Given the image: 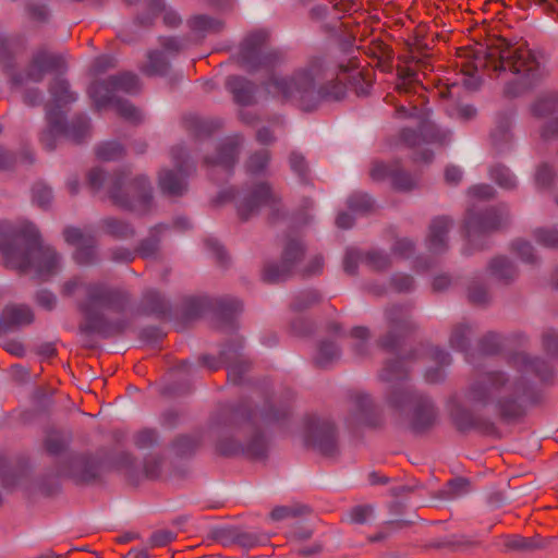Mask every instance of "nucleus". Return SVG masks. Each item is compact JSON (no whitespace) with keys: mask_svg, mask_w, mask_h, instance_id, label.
Segmentation results:
<instances>
[{"mask_svg":"<svg viewBox=\"0 0 558 558\" xmlns=\"http://www.w3.org/2000/svg\"><path fill=\"white\" fill-rule=\"evenodd\" d=\"M50 100L46 105V111L51 106L57 112L61 108L76 100V96L70 90L69 83L60 77L54 78L49 86Z\"/></svg>","mask_w":558,"mask_h":558,"instance_id":"nucleus-27","label":"nucleus"},{"mask_svg":"<svg viewBox=\"0 0 558 558\" xmlns=\"http://www.w3.org/2000/svg\"><path fill=\"white\" fill-rule=\"evenodd\" d=\"M69 444V437L58 430L50 432L45 440V448L50 454H59Z\"/></svg>","mask_w":558,"mask_h":558,"instance_id":"nucleus-50","label":"nucleus"},{"mask_svg":"<svg viewBox=\"0 0 558 558\" xmlns=\"http://www.w3.org/2000/svg\"><path fill=\"white\" fill-rule=\"evenodd\" d=\"M287 414V409L275 412L272 408H270L263 413H257L244 408L236 409L230 414L223 423V426L239 432L243 430L244 433L251 434L252 438L246 445H243L239 440L226 435L220 426L221 423L217 422L215 428L219 438L216 442V450L222 456L246 453L254 459L265 457L267 444L264 436L259 434V423L269 424L286 417Z\"/></svg>","mask_w":558,"mask_h":558,"instance_id":"nucleus-6","label":"nucleus"},{"mask_svg":"<svg viewBox=\"0 0 558 558\" xmlns=\"http://www.w3.org/2000/svg\"><path fill=\"white\" fill-rule=\"evenodd\" d=\"M161 229H165V227H155L150 234L138 243L135 253H137L142 258L155 257L159 250L160 240L158 238V233Z\"/></svg>","mask_w":558,"mask_h":558,"instance_id":"nucleus-39","label":"nucleus"},{"mask_svg":"<svg viewBox=\"0 0 558 558\" xmlns=\"http://www.w3.org/2000/svg\"><path fill=\"white\" fill-rule=\"evenodd\" d=\"M351 399L352 405L347 418L348 425L352 428L374 426L376 424V411L369 396L363 392H355Z\"/></svg>","mask_w":558,"mask_h":558,"instance_id":"nucleus-22","label":"nucleus"},{"mask_svg":"<svg viewBox=\"0 0 558 558\" xmlns=\"http://www.w3.org/2000/svg\"><path fill=\"white\" fill-rule=\"evenodd\" d=\"M365 263L374 270H384L390 266V258L385 253L371 251L365 255Z\"/></svg>","mask_w":558,"mask_h":558,"instance_id":"nucleus-55","label":"nucleus"},{"mask_svg":"<svg viewBox=\"0 0 558 558\" xmlns=\"http://www.w3.org/2000/svg\"><path fill=\"white\" fill-rule=\"evenodd\" d=\"M96 156L102 161H114L124 156V148L116 142H106L97 146Z\"/></svg>","mask_w":558,"mask_h":558,"instance_id":"nucleus-46","label":"nucleus"},{"mask_svg":"<svg viewBox=\"0 0 558 558\" xmlns=\"http://www.w3.org/2000/svg\"><path fill=\"white\" fill-rule=\"evenodd\" d=\"M242 142V137L239 135L226 138L218 148L216 158L206 157L204 162L207 166H219L229 171L238 160L239 147Z\"/></svg>","mask_w":558,"mask_h":558,"instance_id":"nucleus-24","label":"nucleus"},{"mask_svg":"<svg viewBox=\"0 0 558 558\" xmlns=\"http://www.w3.org/2000/svg\"><path fill=\"white\" fill-rule=\"evenodd\" d=\"M536 240L547 247L558 246V230L556 229H537L535 231Z\"/></svg>","mask_w":558,"mask_h":558,"instance_id":"nucleus-62","label":"nucleus"},{"mask_svg":"<svg viewBox=\"0 0 558 558\" xmlns=\"http://www.w3.org/2000/svg\"><path fill=\"white\" fill-rule=\"evenodd\" d=\"M465 57L471 61H463L460 66L468 76H473L478 70L496 76L508 72L518 75L517 82L505 86V94L510 97L531 89L547 75L538 53L526 46L511 45L502 38L487 46L477 44L466 51Z\"/></svg>","mask_w":558,"mask_h":558,"instance_id":"nucleus-2","label":"nucleus"},{"mask_svg":"<svg viewBox=\"0 0 558 558\" xmlns=\"http://www.w3.org/2000/svg\"><path fill=\"white\" fill-rule=\"evenodd\" d=\"M470 332V328L464 324L456 325L449 338V343L451 348L459 351H466L469 347V338L468 333Z\"/></svg>","mask_w":558,"mask_h":558,"instance_id":"nucleus-49","label":"nucleus"},{"mask_svg":"<svg viewBox=\"0 0 558 558\" xmlns=\"http://www.w3.org/2000/svg\"><path fill=\"white\" fill-rule=\"evenodd\" d=\"M348 207L357 214H368L375 209V202L365 193H353L348 198Z\"/></svg>","mask_w":558,"mask_h":558,"instance_id":"nucleus-45","label":"nucleus"},{"mask_svg":"<svg viewBox=\"0 0 558 558\" xmlns=\"http://www.w3.org/2000/svg\"><path fill=\"white\" fill-rule=\"evenodd\" d=\"M369 177L373 181L377 182L390 180L392 186L400 191H410L416 185L415 179L403 171L399 161H373L369 169Z\"/></svg>","mask_w":558,"mask_h":558,"instance_id":"nucleus-19","label":"nucleus"},{"mask_svg":"<svg viewBox=\"0 0 558 558\" xmlns=\"http://www.w3.org/2000/svg\"><path fill=\"white\" fill-rule=\"evenodd\" d=\"M490 178L500 187L505 190H513L517 186V181L512 172L505 166L497 165L490 168Z\"/></svg>","mask_w":558,"mask_h":558,"instance_id":"nucleus-44","label":"nucleus"},{"mask_svg":"<svg viewBox=\"0 0 558 558\" xmlns=\"http://www.w3.org/2000/svg\"><path fill=\"white\" fill-rule=\"evenodd\" d=\"M351 337L355 340L353 343V351L357 357H365L368 355L367 341L371 337L368 328L363 326L354 327L351 330Z\"/></svg>","mask_w":558,"mask_h":558,"instance_id":"nucleus-43","label":"nucleus"},{"mask_svg":"<svg viewBox=\"0 0 558 558\" xmlns=\"http://www.w3.org/2000/svg\"><path fill=\"white\" fill-rule=\"evenodd\" d=\"M401 141L410 147L420 145L421 141L444 143L447 140V133L437 130L432 124H424L421 133H416L411 129H403L400 133Z\"/></svg>","mask_w":558,"mask_h":558,"instance_id":"nucleus-26","label":"nucleus"},{"mask_svg":"<svg viewBox=\"0 0 558 558\" xmlns=\"http://www.w3.org/2000/svg\"><path fill=\"white\" fill-rule=\"evenodd\" d=\"M511 246L513 252H515L523 262L534 263L536 260L533 254V247L529 242L515 240Z\"/></svg>","mask_w":558,"mask_h":558,"instance_id":"nucleus-64","label":"nucleus"},{"mask_svg":"<svg viewBox=\"0 0 558 558\" xmlns=\"http://www.w3.org/2000/svg\"><path fill=\"white\" fill-rule=\"evenodd\" d=\"M65 241L75 245V260L82 265H89L96 260V238L92 232L78 228L68 227L63 231Z\"/></svg>","mask_w":558,"mask_h":558,"instance_id":"nucleus-20","label":"nucleus"},{"mask_svg":"<svg viewBox=\"0 0 558 558\" xmlns=\"http://www.w3.org/2000/svg\"><path fill=\"white\" fill-rule=\"evenodd\" d=\"M202 438L198 434L182 435L172 442V450L178 457H187L193 454L201 446Z\"/></svg>","mask_w":558,"mask_h":558,"instance_id":"nucleus-36","label":"nucleus"},{"mask_svg":"<svg viewBox=\"0 0 558 558\" xmlns=\"http://www.w3.org/2000/svg\"><path fill=\"white\" fill-rule=\"evenodd\" d=\"M104 463L99 456L76 453L66 458L58 468V475L76 484H90L99 480Z\"/></svg>","mask_w":558,"mask_h":558,"instance_id":"nucleus-13","label":"nucleus"},{"mask_svg":"<svg viewBox=\"0 0 558 558\" xmlns=\"http://www.w3.org/2000/svg\"><path fill=\"white\" fill-rule=\"evenodd\" d=\"M241 310L242 304L235 299H225L219 302V314L226 320H231Z\"/></svg>","mask_w":558,"mask_h":558,"instance_id":"nucleus-59","label":"nucleus"},{"mask_svg":"<svg viewBox=\"0 0 558 558\" xmlns=\"http://www.w3.org/2000/svg\"><path fill=\"white\" fill-rule=\"evenodd\" d=\"M270 159V154L267 149L259 150L253 154L247 162L246 168L251 173H258L266 168Z\"/></svg>","mask_w":558,"mask_h":558,"instance_id":"nucleus-54","label":"nucleus"},{"mask_svg":"<svg viewBox=\"0 0 558 558\" xmlns=\"http://www.w3.org/2000/svg\"><path fill=\"white\" fill-rule=\"evenodd\" d=\"M310 513V508L305 505L281 506L276 507L270 512V518L274 521H281L288 518L301 517Z\"/></svg>","mask_w":558,"mask_h":558,"instance_id":"nucleus-48","label":"nucleus"},{"mask_svg":"<svg viewBox=\"0 0 558 558\" xmlns=\"http://www.w3.org/2000/svg\"><path fill=\"white\" fill-rule=\"evenodd\" d=\"M306 247L300 239H288L281 251L279 263H267L262 278L267 283H278L294 276H300Z\"/></svg>","mask_w":558,"mask_h":558,"instance_id":"nucleus-10","label":"nucleus"},{"mask_svg":"<svg viewBox=\"0 0 558 558\" xmlns=\"http://www.w3.org/2000/svg\"><path fill=\"white\" fill-rule=\"evenodd\" d=\"M141 90V83L134 73L123 72L111 75L107 80L96 81L88 88V95L97 109L114 100L117 93L136 94Z\"/></svg>","mask_w":558,"mask_h":558,"instance_id":"nucleus-12","label":"nucleus"},{"mask_svg":"<svg viewBox=\"0 0 558 558\" xmlns=\"http://www.w3.org/2000/svg\"><path fill=\"white\" fill-rule=\"evenodd\" d=\"M184 125L196 137L208 136L218 128V124L199 119L196 116L185 117Z\"/></svg>","mask_w":558,"mask_h":558,"instance_id":"nucleus-40","label":"nucleus"},{"mask_svg":"<svg viewBox=\"0 0 558 558\" xmlns=\"http://www.w3.org/2000/svg\"><path fill=\"white\" fill-rule=\"evenodd\" d=\"M306 445L323 456L333 457L338 450L333 425L323 422L312 427L306 436Z\"/></svg>","mask_w":558,"mask_h":558,"instance_id":"nucleus-23","label":"nucleus"},{"mask_svg":"<svg viewBox=\"0 0 558 558\" xmlns=\"http://www.w3.org/2000/svg\"><path fill=\"white\" fill-rule=\"evenodd\" d=\"M142 310L147 314L163 315L168 312V304L157 291L147 290L143 294Z\"/></svg>","mask_w":558,"mask_h":558,"instance_id":"nucleus-35","label":"nucleus"},{"mask_svg":"<svg viewBox=\"0 0 558 558\" xmlns=\"http://www.w3.org/2000/svg\"><path fill=\"white\" fill-rule=\"evenodd\" d=\"M104 233L117 240H128L135 235L134 227L125 220L107 217L100 221Z\"/></svg>","mask_w":558,"mask_h":558,"instance_id":"nucleus-30","label":"nucleus"},{"mask_svg":"<svg viewBox=\"0 0 558 558\" xmlns=\"http://www.w3.org/2000/svg\"><path fill=\"white\" fill-rule=\"evenodd\" d=\"M184 154L185 150L182 146L172 147L171 158L177 169L175 171L162 170L159 173V187L168 196H182L187 190L185 178L189 174L190 167L183 159Z\"/></svg>","mask_w":558,"mask_h":558,"instance_id":"nucleus-17","label":"nucleus"},{"mask_svg":"<svg viewBox=\"0 0 558 558\" xmlns=\"http://www.w3.org/2000/svg\"><path fill=\"white\" fill-rule=\"evenodd\" d=\"M320 301V294L316 290L300 292L292 302V307L296 311H303Z\"/></svg>","mask_w":558,"mask_h":558,"instance_id":"nucleus-53","label":"nucleus"},{"mask_svg":"<svg viewBox=\"0 0 558 558\" xmlns=\"http://www.w3.org/2000/svg\"><path fill=\"white\" fill-rule=\"evenodd\" d=\"M324 68L319 60L312 61L306 68L290 76L272 73L263 83L265 90L272 97L283 100H296L304 111L314 110L322 100L338 101L345 96L347 87L339 78H332L318 89L316 82L323 76Z\"/></svg>","mask_w":558,"mask_h":558,"instance_id":"nucleus-4","label":"nucleus"},{"mask_svg":"<svg viewBox=\"0 0 558 558\" xmlns=\"http://www.w3.org/2000/svg\"><path fill=\"white\" fill-rule=\"evenodd\" d=\"M340 356V349L333 341H322L319 343L315 363L319 367H327Z\"/></svg>","mask_w":558,"mask_h":558,"instance_id":"nucleus-38","label":"nucleus"},{"mask_svg":"<svg viewBox=\"0 0 558 558\" xmlns=\"http://www.w3.org/2000/svg\"><path fill=\"white\" fill-rule=\"evenodd\" d=\"M157 442V434L154 429H142L134 435V444L140 449H146Z\"/></svg>","mask_w":558,"mask_h":558,"instance_id":"nucleus-60","label":"nucleus"},{"mask_svg":"<svg viewBox=\"0 0 558 558\" xmlns=\"http://www.w3.org/2000/svg\"><path fill=\"white\" fill-rule=\"evenodd\" d=\"M226 84L236 104L248 106L253 102L256 92V85L253 82L241 76H230Z\"/></svg>","mask_w":558,"mask_h":558,"instance_id":"nucleus-28","label":"nucleus"},{"mask_svg":"<svg viewBox=\"0 0 558 558\" xmlns=\"http://www.w3.org/2000/svg\"><path fill=\"white\" fill-rule=\"evenodd\" d=\"M278 60V52L269 48L266 31H255L248 34L238 52L239 63L248 72L268 69Z\"/></svg>","mask_w":558,"mask_h":558,"instance_id":"nucleus-11","label":"nucleus"},{"mask_svg":"<svg viewBox=\"0 0 558 558\" xmlns=\"http://www.w3.org/2000/svg\"><path fill=\"white\" fill-rule=\"evenodd\" d=\"M509 219V213L506 207L487 208L485 210L476 211L470 209L465 218V231L469 241L481 234L498 230Z\"/></svg>","mask_w":558,"mask_h":558,"instance_id":"nucleus-15","label":"nucleus"},{"mask_svg":"<svg viewBox=\"0 0 558 558\" xmlns=\"http://www.w3.org/2000/svg\"><path fill=\"white\" fill-rule=\"evenodd\" d=\"M76 292L83 294L77 307L84 319L80 325L83 333H98L105 338L123 333L130 325L126 318L109 319L106 311L123 313L131 303L130 293L122 288H112L99 282H85L78 278L66 281L62 287L64 296Z\"/></svg>","mask_w":558,"mask_h":558,"instance_id":"nucleus-3","label":"nucleus"},{"mask_svg":"<svg viewBox=\"0 0 558 558\" xmlns=\"http://www.w3.org/2000/svg\"><path fill=\"white\" fill-rule=\"evenodd\" d=\"M387 331L380 336L377 344L385 350H393L407 333L416 328L411 312L407 306L393 305L385 311Z\"/></svg>","mask_w":558,"mask_h":558,"instance_id":"nucleus-14","label":"nucleus"},{"mask_svg":"<svg viewBox=\"0 0 558 558\" xmlns=\"http://www.w3.org/2000/svg\"><path fill=\"white\" fill-rule=\"evenodd\" d=\"M241 348L242 342H239L235 347L229 345L220 352L219 360L210 355H203L199 357V362L209 371L219 369L221 363L227 364L228 379L233 384H240L243 374L251 367L250 362L246 361L240 352Z\"/></svg>","mask_w":558,"mask_h":558,"instance_id":"nucleus-18","label":"nucleus"},{"mask_svg":"<svg viewBox=\"0 0 558 558\" xmlns=\"http://www.w3.org/2000/svg\"><path fill=\"white\" fill-rule=\"evenodd\" d=\"M513 362L522 373L520 376H509L501 371L482 373L469 388V400L482 407L495 405L504 418L522 416L525 404L533 401L531 386L525 376L534 373L542 380H547L551 371L546 362L531 359L525 353H518Z\"/></svg>","mask_w":558,"mask_h":558,"instance_id":"nucleus-1","label":"nucleus"},{"mask_svg":"<svg viewBox=\"0 0 558 558\" xmlns=\"http://www.w3.org/2000/svg\"><path fill=\"white\" fill-rule=\"evenodd\" d=\"M46 119L48 126L40 135V143L49 151L56 148L57 140L61 135L77 144L89 136V119L84 116H77L72 119L70 124H66L64 113L57 112L49 106Z\"/></svg>","mask_w":558,"mask_h":558,"instance_id":"nucleus-9","label":"nucleus"},{"mask_svg":"<svg viewBox=\"0 0 558 558\" xmlns=\"http://www.w3.org/2000/svg\"><path fill=\"white\" fill-rule=\"evenodd\" d=\"M418 84L417 72L411 68L398 69V82L396 89L400 94H409L415 90Z\"/></svg>","mask_w":558,"mask_h":558,"instance_id":"nucleus-41","label":"nucleus"},{"mask_svg":"<svg viewBox=\"0 0 558 558\" xmlns=\"http://www.w3.org/2000/svg\"><path fill=\"white\" fill-rule=\"evenodd\" d=\"M558 110V92L551 90L541 94L532 104L531 112L534 117L544 118Z\"/></svg>","mask_w":558,"mask_h":558,"instance_id":"nucleus-32","label":"nucleus"},{"mask_svg":"<svg viewBox=\"0 0 558 558\" xmlns=\"http://www.w3.org/2000/svg\"><path fill=\"white\" fill-rule=\"evenodd\" d=\"M488 270L492 276L505 282L513 280L517 276L515 267L504 256L493 258L488 265Z\"/></svg>","mask_w":558,"mask_h":558,"instance_id":"nucleus-34","label":"nucleus"},{"mask_svg":"<svg viewBox=\"0 0 558 558\" xmlns=\"http://www.w3.org/2000/svg\"><path fill=\"white\" fill-rule=\"evenodd\" d=\"M64 65L65 61L61 54L38 49L31 60L26 76L31 81L40 82L46 73L60 71Z\"/></svg>","mask_w":558,"mask_h":558,"instance_id":"nucleus-21","label":"nucleus"},{"mask_svg":"<svg viewBox=\"0 0 558 558\" xmlns=\"http://www.w3.org/2000/svg\"><path fill=\"white\" fill-rule=\"evenodd\" d=\"M468 299L474 305H483L488 302L489 296L482 284L472 282L468 290Z\"/></svg>","mask_w":558,"mask_h":558,"instance_id":"nucleus-58","label":"nucleus"},{"mask_svg":"<svg viewBox=\"0 0 558 558\" xmlns=\"http://www.w3.org/2000/svg\"><path fill=\"white\" fill-rule=\"evenodd\" d=\"M187 25L192 32L201 35L217 34L225 28L223 21L208 16L206 14L194 15L187 20Z\"/></svg>","mask_w":558,"mask_h":558,"instance_id":"nucleus-31","label":"nucleus"},{"mask_svg":"<svg viewBox=\"0 0 558 558\" xmlns=\"http://www.w3.org/2000/svg\"><path fill=\"white\" fill-rule=\"evenodd\" d=\"M110 104L114 105L118 114L123 119L133 123H137L142 120L141 111L130 101L114 98Z\"/></svg>","mask_w":558,"mask_h":558,"instance_id":"nucleus-52","label":"nucleus"},{"mask_svg":"<svg viewBox=\"0 0 558 558\" xmlns=\"http://www.w3.org/2000/svg\"><path fill=\"white\" fill-rule=\"evenodd\" d=\"M32 322L33 313L29 307L24 305L7 306L0 319V333L4 332L9 326L26 325Z\"/></svg>","mask_w":558,"mask_h":558,"instance_id":"nucleus-29","label":"nucleus"},{"mask_svg":"<svg viewBox=\"0 0 558 558\" xmlns=\"http://www.w3.org/2000/svg\"><path fill=\"white\" fill-rule=\"evenodd\" d=\"M505 546L508 549H514V550H532V549L538 547L532 539H529V538H525L522 536H518V535L508 537L505 543Z\"/></svg>","mask_w":558,"mask_h":558,"instance_id":"nucleus-63","label":"nucleus"},{"mask_svg":"<svg viewBox=\"0 0 558 558\" xmlns=\"http://www.w3.org/2000/svg\"><path fill=\"white\" fill-rule=\"evenodd\" d=\"M33 203L43 209H47L52 202V191L44 182H37L32 189Z\"/></svg>","mask_w":558,"mask_h":558,"instance_id":"nucleus-51","label":"nucleus"},{"mask_svg":"<svg viewBox=\"0 0 558 558\" xmlns=\"http://www.w3.org/2000/svg\"><path fill=\"white\" fill-rule=\"evenodd\" d=\"M510 126V120L508 118H501L490 133L492 145L497 153H504L509 149L512 140Z\"/></svg>","mask_w":558,"mask_h":558,"instance_id":"nucleus-33","label":"nucleus"},{"mask_svg":"<svg viewBox=\"0 0 558 558\" xmlns=\"http://www.w3.org/2000/svg\"><path fill=\"white\" fill-rule=\"evenodd\" d=\"M452 220L446 216L436 217L429 225L427 245L430 252L441 253L447 250V233Z\"/></svg>","mask_w":558,"mask_h":558,"instance_id":"nucleus-25","label":"nucleus"},{"mask_svg":"<svg viewBox=\"0 0 558 558\" xmlns=\"http://www.w3.org/2000/svg\"><path fill=\"white\" fill-rule=\"evenodd\" d=\"M387 402L399 411L410 405V426L417 433L432 428L438 418V410L434 402L408 385L393 386L387 397Z\"/></svg>","mask_w":558,"mask_h":558,"instance_id":"nucleus-8","label":"nucleus"},{"mask_svg":"<svg viewBox=\"0 0 558 558\" xmlns=\"http://www.w3.org/2000/svg\"><path fill=\"white\" fill-rule=\"evenodd\" d=\"M262 207H268L271 215L280 211V197L271 190L269 184H256L238 204V215L247 220L256 215Z\"/></svg>","mask_w":558,"mask_h":558,"instance_id":"nucleus-16","label":"nucleus"},{"mask_svg":"<svg viewBox=\"0 0 558 558\" xmlns=\"http://www.w3.org/2000/svg\"><path fill=\"white\" fill-rule=\"evenodd\" d=\"M408 367L404 359L388 361L381 369L379 377L384 381H398L407 377Z\"/></svg>","mask_w":558,"mask_h":558,"instance_id":"nucleus-37","label":"nucleus"},{"mask_svg":"<svg viewBox=\"0 0 558 558\" xmlns=\"http://www.w3.org/2000/svg\"><path fill=\"white\" fill-rule=\"evenodd\" d=\"M555 172L547 163L537 167L535 172V183L537 187H549L555 181Z\"/></svg>","mask_w":558,"mask_h":558,"instance_id":"nucleus-56","label":"nucleus"},{"mask_svg":"<svg viewBox=\"0 0 558 558\" xmlns=\"http://www.w3.org/2000/svg\"><path fill=\"white\" fill-rule=\"evenodd\" d=\"M129 172H120L107 177L101 168H94L88 172V185L94 191L104 186L107 189L108 197L113 205L145 214L149 210L153 201L151 186L144 175L129 179Z\"/></svg>","mask_w":558,"mask_h":558,"instance_id":"nucleus-7","label":"nucleus"},{"mask_svg":"<svg viewBox=\"0 0 558 558\" xmlns=\"http://www.w3.org/2000/svg\"><path fill=\"white\" fill-rule=\"evenodd\" d=\"M12 52L9 47V43L5 40H0V63L3 65L5 72L10 75L11 83L13 85H21L24 80L21 74H14L10 71L13 69L12 62Z\"/></svg>","mask_w":558,"mask_h":558,"instance_id":"nucleus-47","label":"nucleus"},{"mask_svg":"<svg viewBox=\"0 0 558 558\" xmlns=\"http://www.w3.org/2000/svg\"><path fill=\"white\" fill-rule=\"evenodd\" d=\"M169 63L163 53L158 51L149 52L147 63L142 68V72L146 75H163L167 73Z\"/></svg>","mask_w":558,"mask_h":558,"instance_id":"nucleus-42","label":"nucleus"},{"mask_svg":"<svg viewBox=\"0 0 558 558\" xmlns=\"http://www.w3.org/2000/svg\"><path fill=\"white\" fill-rule=\"evenodd\" d=\"M324 268V257L319 254L314 255L302 266L300 277L307 278L322 274Z\"/></svg>","mask_w":558,"mask_h":558,"instance_id":"nucleus-57","label":"nucleus"},{"mask_svg":"<svg viewBox=\"0 0 558 558\" xmlns=\"http://www.w3.org/2000/svg\"><path fill=\"white\" fill-rule=\"evenodd\" d=\"M0 255L7 268L20 272L33 271L47 280L61 269V256L43 243L37 228L27 222L11 238L0 235Z\"/></svg>","mask_w":558,"mask_h":558,"instance_id":"nucleus-5","label":"nucleus"},{"mask_svg":"<svg viewBox=\"0 0 558 558\" xmlns=\"http://www.w3.org/2000/svg\"><path fill=\"white\" fill-rule=\"evenodd\" d=\"M289 163L293 172H295L301 179H305L308 167L303 155L298 151H292L289 156Z\"/></svg>","mask_w":558,"mask_h":558,"instance_id":"nucleus-61","label":"nucleus"}]
</instances>
